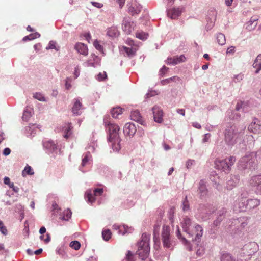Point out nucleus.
I'll use <instances>...</instances> for the list:
<instances>
[{"label":"nucleus","mask_w":261,"mask_h":261,"mask_svg":"<svg viewBox=\"0 0 261 261\" xmlns=\"http://www.w3.org/2000/svg\"><path fill=\"white\" fill-rule=\"evenodd\" d=\"M260 154V150L247 153L239 161V167L241 169H255L258 165L257 156Z\"/></svg>","instance_id":"obj_1"},{"label":"nucleus","mask_w":261,"mask_h":261,"mask_svg":"<svg viewBox=\"0 0 261 261\" xmlns=\"http://www.w3.org/2000/svg\"><path fill=\"white\" fill-rule=\"evenodd\" d=\"M106 129L109 132V137L108 140L111 142L112 146L114 150L116 151H119L120 148V141L119 136V130L120 129L118 125L111 123L110 122L105 121Z\"/></svg>","instance_id":"obj_2"},{"label":"nucleus","mask_w":261,"mask_h":261,"mask_svg":"<svg viewBox=\"0 0 261 261\" xmlns=\"http://www.w3.org/2000/svg\"><path fill=\"white\" fill-rule=\"evenodd\" d=\"M243 134L234 126L225 129V141L229 145H233L242 139Z\"/></svg>","instance_id":"obj_3"},{"label":"nucleus","mask_w":261,"mask_h":261,"mask_svg":"<svg viewBox=\"0 0 261 261\" xmlns=\"http://www.w3.org/2000/svg\"><path fill=\"white\" fill-rule=\"evenodd\" d=\"M236 161L234 156H230L224 160L217 159L215 162V167L218 170H222L225 172H229L230 171V167Z\"/></svg>","instance_id":"obj_4"},{"label":"nucleus","mask_w":261,"mask_h":261,"mask_svg":"<svg viewBox=\"0 0 261 261\" xmlns=\"http://www.w3.org/2000/svg\"><path fill=\"white\" fill-rule=\"evenodd\" d=\"M161 237L164 247L166 248H171L172 247V241L171 238L170 227L169 226L163 225Z\"/></svg>","instance_id":"obj_5"},{"label":"nucleus","mask_w":261,"mask_h":261,"mask_svg":"<svg viewBox=\"0 0 261 261\" xmlns=\"http://www.w3.org/2000/svg\"><path fill=\"white\" fill-rule=\"evenodd\" d=\"M103 192L102 188H96L93 191L91 190H87L86 193L87 201L92 203L95 201V197L101 196Z\"/></svg>","instance_id":"obj_6"},{"label":"nucleus","mask_w":261,"mask_h":261,"mask_svg":"<svg viewBox=\"0 0 261 261\" xmlns=\"http://www.w3.org/2000/svg\"><path fill=\"white\" fill-rule=\"evenodd\" d=\"M189 236L193 237L195 236V241H197L200 239L203 234L202 227L198 225H195L194 227H192L187 233Z\"/></svg>","instance_id":"obj_7"},{"label":"nucleus","mask_w":261,"mask_h":261,"mask_svg":"<svg viewBox=\"0 0 261 261\" xmlns=\"http://www.w3.org/2000/svg\"><path fill=\"white\" fill-rule=\"evenodd\" d=\"M249 184L254 187L261 194V175L252 176L249 180Z\"/></svg>","instance_id":"obj_8"},{"label":"nucleus","mask_w":261,"mask_h":261,"mask_svg":"<svg viewBox=\"0 0 261 261\" xmlns=\"http://www.w3.org/2000/svg\"><path fill=\"white\" fill-rule=\"evenodd\" d=\"M150 251L149 245H145V246L140 245L138 244V248L137 251V254L139 257L143 260L147 258L149 255Z\"/></svg>","instance_id":"obj_9"},{"label":"nucleus","mask_w":261,"mask_h":261,"mask_svg":"<svg viewBox=\"0 0 261 261\" xmlns=\"http://www.w3.org/2000/svg\"><path fill=\"white\" fill-rule=\"evenodd\" d=\"M81 98H75L73 101V105L72 108V112L74 115H80L82 113V103Z\"/></svg>","instance_id":"obj_10"},{"label":"nucleus","mask_w":261,"mask_h":261,"mask_svg":"<svg viewBox=\"0 0 261 261\" xmlns=\"http://www.w3.org/2000/svg\"><path fill=\"white\" fill-rule=\"evenodd\" d=\"M152 111L154 121L159 123L162 122L163 116L162 110L158 106H154L152 108Z\"/></svg>","instance_id":"obj_11"},{"label":"nucleus","mask_w":261,"mask_h":261,"mask_svg":"<svg viewBox=\"0 0 261 261\" xmlns=\"http://www.w3.org/2000/svg\"><path fill=\"white\" fill-rule=\"evenodd\" d=\"M123 132L125 135L133 136L136 132V127L134 124L127 123L124 126Z\"/></svg>","instance_id":"obj_12"},{"label":"nucleus","mask_w":261,"mask_h":261,"mask_svg":"<svg viewBox=\"0 0 261 261\" xmlns=\"http://www.w3.org/2000/svg\"><path fill=\"white\" fill-rule=\"evenodd\" d=\"M186 57L184 55H180L179 57L176 56L172 58H168L167 62L168 64L176 65L184 62L186 61Z\"/></svg>","instance_id":"obj_13"},{"label":"nucleus","mask_w":261,"mask_h":261,"mask_svg":"<svg viewBox=\"0 0 261 261\" xmlns=\"http://www.w3.org/2000/svg\"><path fill=\"white\" fill-rule=\"evenodd\" d=\"M221 261H246V259H245L244 256L240 254L236 260L230 254L224 253L221 256Z\"/></svg>","instance_id":"obj_14"},{"label":"nucleus","mask_w":261,"mask_h":261,"mask_svg":"<svg viewBox=\"0 0 261 261\" xmlns=\"http://www.w3.org/2000/svg\"><path fill=\"white\" fill-rule=\"evenodd\" d=\"M237 205L239 212L245 211L248 208L247 200L245 198L241 197L238 199Z\"/></svg>","instance_id":"obj_15"},{"label":"nucleus","mask_w":261,"mask_h":261,"mask_svg":"<svg viewBox=\"0 0 261 261\" xmlns=\"http://www.w3.org/2000/svg\"><path fill=\"white\" fill-rule=\"evenodd\" d=\"M75 49L80 54L86 56L88 53V49L86 45L82 43H77L75 46Z\"/></svg>","instance_id":"obj_16"},{"label":"nucleus","mask_w":261,"mask_h":261,"mask_svg":"<svg viewBox=\"0 0 261 261\" xmlns=\"http://www.w3.org/2000/svg\"><path fill=\"white\" fill-rule=\"evenodd\" d=\"M181 11L179 8H172L168 10L167 15L172 19H176L181 14Z\"/></svg>","instance_id":"obj_17"},{"label":"nucleus","mask_w":261,"mask_h":261,"mask_svg":"<svg viewBox=\"0 0 261 261\" xmlns=\"http://www.w3.org/2000/svg\"><path fill=\"white\" fill-rule=\"evenodd\" d=\"M132 120L138 122L140 124H143V121L142 116L138 110H135L132 112L130 114Z\"/></svg>","instance_id":"obj_18"},{"label":"nucleus","mask_w":261,"mask_h":261,"mask_svg":"<svg viewBox=\"0 0 261 261\" xmlns=\"http://www.w3.org/2000/svg\"><path fill=\"white\" fill-rule=\"evenodd\" d=\"M191 224V220L187 217L184 218L183 220L181 222V227L184 231L187 233L189 232V230L191 229L190 228Z\"/></svg>","instance_id":"obj_19"},{"label":"nucleus","mask_w":261,"mask_h":261,"mask_svg":"<svg viewBox=\"0 0 261 261\" xmlns=\"http://www.w3.org/2000/svg\"><path fill=\"white\" fill-rule=\"evenodd\" d=\"M160 224H157L154 225L153 228V241L155 244H160V241L159 238V232L160 230Z\"/></svg>","instance_id":"obj_20"},{"label":"nucleus","mask_w":261,"mask_h":261,"mask_svg":"<svg viewBox=\"0 0 261 261\" xmlns=\"http://www.w3.org/2000/svg\"><path fill=\"white\" fill-rule=\"evenodd\" d=\"M142 7L137 4H135L134 6H130L129 7L128 10L129 12L132 15H134L136 14H138L141 12Z\"/></svg>","instance_id":"obj_21"},{"label":"nucleus","mask_w":261,"mask_h":261,"mask_svg":"<svg viewBox=\"0 0 261 261\" xmlns=\"http://www.w3.org/2000/svg\"><path fill=\"white\" fill-rule=\"evenodd\" d=\"M72 127L71 126V123H67L65 125L63 128V132L64 133V137L68 139L72 134L71 130Z\"/></svg>","instance_id":"obj_22"},{"label":"nucleus","mask_w":261,"mask_h":261,"mask_svg":"<svg viewBox=\"0 0 261 261\" xmlns=\"http://www.w3.org/2000/svg\"><path fill=\"white\" fill-rule=\"evenodd\" d=\"M253 67L256 69V73H258L261 70V54H259L257 56L253 64Z\"/></svg>","instance_id":"obj_23"},{"label":"nucleus","mask_w":261,"mask_h":261,"mask_svg":"<svg viewBox=\"0 0 261 261\" xmlns=\"http://www.w3.org/2000/svg\"><path fill=\"white\" fill-rule=\"evenodd\" d=\"M107 35L111 37H116L119 35V33L115 27H112L108 29Z\"/></svg>","instance_id":"obj_24"},{"label":"nucleus","mask_w":261,"mask_h":261,"mask_svg":"<svg viewBox=\"0 0 261 261\" xmlns=\"http://www.w3.org/2000/svg\"><path fill=\"white\" fill-rule=\"evenodd\" d=\"M260 204V201L257 199H251L247 200L248 208L251 209L253 208Z\"/></svg>","instance_id":"obj_25"},{"label":"nucleus","mask_w":261,"mask_h":261,"mask_svg":"<svg viewBox=\"0 0 261 261\" xmlns=\"http://www.w3.org/2000/svg\"><path fill=\"white\" fill-rule=\"evenodd\" d=\"M43 146L47 149L50 151H54L57 149L56 144L52 141H47L43 142Z\"/></svg>","instance_id":"obj_26"},{"label":"nucleus","mask_w":261,"mask_h":261,"mask_svg":"<svg viewBox=\"0 0 261 261\" xmlns=\"http://www.w3.org/2000/svg\"><path fill=\"white\" fill-rule=\"evenodd\" d=\"M150 236L146 233H143L141 237V241L138 244L140 245L145 246V245H149Z\"/></svg>","instance_id":"obj_27"},{"label":"nucleus","mask_w":261,"mask_h":261,"mask_svg":"<svg viewBox=\"0 0 261 261\" xmlns=\"http://www.w3.org/2000/svg\"><path fill=\"white\" fill-rule=\"evenodd\" d=\"M123 49L129 57L134 56L136 53L137 48L136 47H127L126 46H123Z\"/></svg>","instance_id":"obj_28"},{"label":"nucleus","mask_w":261,"mask_h":261,"mask_svg":"<svg viewBox=\"0 0 261 261\" xmlns=\"http://www.w3.org/2000/svg\"><path fill=\"white\" fill-rule=\"evenodd\" d=\"M248 129L250 132L253 133H257L260 129V125L255 122H252L248 126Z\"/></svg>","instance_id":"obj_29"},{"label":"nucleus","mask_w":261,"mask_h":261,"mask_svg":"<svg viewBox=\"0 0 261 261\" xmlns=\"http://www.w3.org/2000/svg\"><path fill=\"white\" fill-rule=\"evenodd\" d=\"M199 191L201 197H204L206 196L207 191L204 181L202 180H201L199 183Z\"/></svg>","instance_id":"obj_30"},{"label":"nucleus","mask_w":261,"mask_h":261,"mask_svg":"<svg viewBox=\"0 0 261 261\" xmlns=\"http://www.w3.org/2000/svg\"><path fill=\"white\" fill-rule=\"evenodd\" d=\"M257 20L258 18L257 17H251L250 21L247 23V28H248L249 30L255 28L257 24Z\"/></svg>","instance_id":"obj_31"},{"label":"nucleus","mask_w":261,"mask_h":261,"mask_svg":"<svg viewBox=\"0 0 261 261\" xmlns=\"http://www.w3.org/2000/svg\"><path fill=\"white\" fill-rule=\"evenodd\" d=\"M122 113V109L120 107L113 108L111 111L112 116L114 118H118L119 115Z\"/></svg>","instance_id":"obj_32"},{"label":"nucleus","mask_w":261,"mask_h":261,"mask_svg":"<svg viewBox=\"0 0 261 261\" xmlns=\"http://www.w3.org/2000/svg\"><path fill=\"white\" fill-rule=\"evenodd\" d=\"M72 212L70 210L67 209L63 212V215L60 217L61 219L68 221L71 217Z\"/></svg>","instance_id":"obj_33"},{"label":"nucleus","mask_w":261,"mask_h":261,"mask_svg":"<svg viewBox=\"0 0 261 261\" xmlns=\"http://www.w3.org/2000/svg\"><path fill=\"white\" fill-rule=\"evenodd\" d=\"M92 156L89 152H87L82 159V166H85L91 160Z\"/></svg>","instance_id":"obj_34"},{"label":"nucleus","mask_w":261,"mask_h":261,"mask_svg":"<svg viewBox=\"0 0 261 261\" xmlns=\"http://www.w3.org/2000/svg\"><path fill=\"white\" fill-rule=\"evenodd\" d=\"M34 174L33 169L30 166H27L22 172V175L24 177L27 175H32Z\"/></svg>","instance_id":"obj_35"},{"label":"nucleus","mask_w":261,"mask_h":261,"mask_svg":"<svg viewBox=\"0 0 261 261\" xmlns=\"http://www.w3.org/2000/svg\"><path fill=\"white\" fill-rule=\"evenodd\" d=\"M217 40L219 45H223L225 44L226 42L225 35L222 33H219L217 36Z\"/></svg>","instance_id":"obj_36"},{"label":"nucleus","mask_w":261,"mask_h":261,"mask_svg":"<svg viewBox=\"0 0 261 261\" xmlns=\"http://www.w3.org/2000/svg\"><path fill=\"white\" fill-rule=\"evenodd\" d=\"M180 79L177 76H174L170 78L166 79L165 80H162L161 81V83L163 85H167L168 83H170L171 82L176 81H179Z\"/></svg>","instance_id":"obj_37"},{"label":"nucleus","mask_w":261,"mask_h":261,"mask_svg":"<svg viewBox=\"0 0 261 261\" xmlns=\"http://www.w3.org/2000/svg\"><path fill=\"white\" fill-rule=\"evenodd\" d=\"M102 238L104 240L108 241L112 236V233L109 229H105L102 232Z\"/></svg>","instance_id":"obj_38"},{"label":"nucleus","mask_w":261,"mask_h":261,"mask_svg":"<svg viewBox=\"0 0 261 261\" xmlns=\"http://www.w3.org/2000/svg\"><path fill=\"white\" fill-rule=\"evenodd\" d=\"M136 36L141 40H145L147 38L148 35L143 32H139L136 33Z\"/></svg>","instance_id":"obj_39"},{"label":"nucleus","mask_w":261,"mask_h":261,"mask_svg":"<svg viewBox=\"0 0 261 261\" xmlns=\"http://www.w3.org/2000/svg\"><path fill=\"white\" fill-rule=\"evenodd\" d=\"M40 36V34L38 33L35 34H30L29 36H27L23 38V41L31 40L37 38Z\"/></svg>","instance_id":"obj_40"},{"label":"nucleus","mask_w":261,"mask_h":261,"mask_svg":"<svg viewBox=\"0 0 261 261\" xmlns=\"http://www.w3.org/2000/svg\"><path fill=\"white\" fill-rule=\"evenodd\" d=\"M31 115V111L29 110L28 109H26L23 112L22 119L27 121Z\"/></svg>","instance_id":"obj_41"},{"label":"nucleus","mask_w":261,"mask_h":261,"mask_svg":"<svg viewBox=\"0 0 261 261\" xmlns=\"http://www.w3.org/2000/svg\"><path fill=\"white\" fill-rule=\"evenodd\" d=\"M70 246L75 250H78L80 248L81 244L77 241H74L70 243Z\"/></svg>","instance_id":"obj_42"},{"label":"nucleus","mask_w":261,"mask_h":261,"mask_svg":"<svg viewBox=\"0 0 261 261\" xmlns=\"http://www.w3.org/2000/svg\"><path fill=\"white\" fill-rule=\"evenodd\" d=\"M93 45L94 47L99 51H101L103 50L102 46L99 44V42L97 40L94 41L93 42Z\"/></svg>","instance_id":"obj_43"},{"label":"nucleus","mask_w":261,"mask_h":261,"mask_svg":"<svg viewBox=\"0 0 261 261\" xmlns=\"http://www.w3.org/2000/svg\"><path fill=\"white\" fill-rule=\"evenodd\" d=\"M123 30L125 31L127 33H130L131 32V29L130 28L129 23H126L122 26Z\"/></svg>","instance_id":"obj_44"},{"label":"nucleus","mask_w":261,"mask_h":261,"mask_svg":"<svg viewBox=\"0 0 261 261\" xmlns=\"http://www.w3.org/2000/svg\"><path fill=\"white\" fill-rule=\"evenodd\" d=\"M40 238L41 240H43L46 243H48L50 240L49 234H46L45 236L41 235Z\"/></svg>","instance_id":"obj_45"},{"label":"nucleus","mask_w":261,"mask_h":261,"mask_svg":"<svg viewBox=\"0 0 261 261\" xmlns=\"http://www.w3.org/2000/svg\"><path fill=\"white\" fill-rule=\"evenodd\" d=\"M34 97L40 101H45V98L43 95L40 93H36L34 95Z\"/></svg>","instance_id":"obj_46"},{"label":"nucleus","mask_w":261,"mask_h":261,"mask_svg":"<svg viewBox=\"0 0 261 261\" xmlns=\"http://www.w3.org/2000/svg\"><path fill=\"white\" fill-rule=\"evenodd\" d=\"M4 182L5 184L9 185L10 188H12L14 186V184L10 182V179L8 177L4 178Z\"/></svg>","instance_id":"obj_47"},{"label":"nucleus","mask_w":261,"mask_h":261,"mask_svg":"<svg viewBox=\"0 0 261 261\" xmlns=\"http://www.w3.org/2000/svg\"><path fill=\"white\" fill-rule=\"evenodd\" d=\"M204 253V249L203 247L200 246L196 250V254L198 256H201Z\"/></svg>","instance_id":"obj_48"},{"label":"nucleus","mask_w":261,"mask_h":261,"mask_svg":"<svg viewBox=\"0 0 261 261\" xmlns=\"http://www.w3.org/2000/svg\"><path fill=\"white\" fill-rule=\"evenodd\" d=\"M189 203L187 200V198H185V200L183 202L182 204V210L184 211H186L189 209Z\"/></svg>","instance_id":"obj_49"},{"label":"nucleus","mask_w":261,"mask_h":261,"mask_svg":"<svg viewBox=\"0 0 261 261\" xmlns=\"http://www.w3.org/2000/svg\"><path fill=\"white\" fill-rule=\"evenodd\" d=\"M126 261H133V254L130 251L127 252L126 256Z\"/></svg>","instance_id":"obj_50"},{"label":"nucleus","mask_w":261,"mask_h":261,"mask_svg":"<svg viewBox=\"0 0 261 261\" xmlns=\"http://www.w3.org/2000/svg\"><path fill=\"white\" fill-rule=\"evenodd\" d=\"M0 231L1 232L4 234L6 235L7 234L8 231L6 227L4 226L3 223L2 222V226H0Z\"/></svg>","instance_id":"obj_51"},{"label":"nucleus","mask_w":261,"mask_h":261,"mask_svg":"<svg viewBox=\"0 0 261 261\" xmlns=\"http://www.w3.org/2000/svg\"><path fill=\"white\" fill-rule=\"evenodd\" d=\"M80 72V68H79V66L76 67L75 68L74 71V75L75 79H76L79 76Z\"/></svg>","instance_id":"obj_52"},{"label":"nucleus","mask_w":261,"mask_h":261,"mask_svg":"<svg viewBox=\"0 0 261 261\" xmlns=\"http://www.w3.org/2000/svg\"><path fill=\"white\" fill-rule=\"evenodd\" d=\"M106 76H107V75H106V73H100L97 75V79L99 81H102L106 77Z\"/></svg>","instance_id":"obj_53"},{"label":"nucleus","mask_w":261,"mask_h":261,"mask_svg":"<svg viewBox=\"0 0 261 261\" xmlns=\"http://www.w3.org/2000/svg\"><path fill=\"white\" fill-rule=\"evenodd\" d=\"M235 51V47L231 46L230 47H228L227 49V54H233Z\"/></svg>","instance_id":"obj_54"},{"label":"nucleus","mask_w":261,"mask_h":261,"mask_svg":"<svg viewBox=\"0 0 261 261\" xmlns=\"http://www.w3.org/2000/svg\"><path fill=\"white\" fill-rule=\"evenodd\" d=\"M92 5L98 8H100L103 6V5L101 3L98 2H92Z\"/></svg>","instance_id":"obj_55"},{"label":"nucleus","mask_w":261,"mask_h":261,"mask_svg":"<svg viewBox=\"0 0 261 261\" xmlns=\"http://www.w3.org/2000/svg\"><path fill=\"white\" fill-rule=\"evenodd\" d=\"M56 48V46L55 43L54 42H50L49 43V46L47 47V49H54Z\"/></svg>","instance_id":"obj_56"},{"label":"nucleus","mask_w":261,"mask_h":261,"mask_svg":"<svg viewBox=\"0 0 261 261\" xmlns=\"http://www.w3.org/2000/svg\"><path fill=\"white\" fill-rule=\"evenodd\" d=\"M125 0H117V2L119 4L120 8H122L125 3Z\"/></svg>","instance_id":"obj_57"},{"label":"nucleus","mask_w":261,"mask_h":261,"mask_svg":"<svg viewBox=\"0 0 261 261\" xmlns=\"http://www.w3.org/2000/svg\"><path fill=\"white\" fill-rule=\"evenodd\" d=\"M11 150L9 148H6L4 150L3 153L5 155H8L10 153Z\"/></svg>","instance_id":"obj_58"},{"label":"nucleus","mask_w":261,"mask_h":261,"mask_svg":"<svg viewBox=\"0 0 261 261\" xmlns=\"http://www.w3.org/2000/svg\"><path fill=\"white\" fill-rule=\"evenodd\" d=\"M177 112L178 114L182 115V116H184L185 115V111L184 109H178L177 110Z\"/></svg>","instance_id":"obj_59"},{"label":"nucleus","mask_w":261,"mask_h":261,"mask_svg":"<svg viewBox=\"0 0 261 261\" xmlns=\"http://www.w3.org/2000/svg\"><path fill=\"white\" fill-rule=\"evenodd\" d=\"M69 80V79L68 78L67 79V80L66 81V83H65V86H66V89H70L71 87V84L68 82Z\"/></svg>","instance_id":"obj_60"},{"label":"nucleus","mask_w":261,"mask_h":261,"mask_svg":"<svg viewBox=\"0 0 261 261\" xmlns=\"http://www.w3.org/2000/svg\"><path fill=\"white\" fill-rule=\"evenodd\" d=\"M46 232V228L45 227H41L39 230V232L40 234H42Z\"/></svg>","instance_id":"obj_61"},{"label":"nucleus","mask_w":261,"mask_h":261,"mask_svg":"<svg viewBox=\"0 0 261 261\" xmlns=\"http://www.w3.org/2000/svg\"><path fill=\"white\" fill-rule=\"evenodd\" d=\"M126 43L132 47H133V46H134V41L130 39H127L126 41Z\"/></svg>","instance_id":"obj_62"},{"label":"nucleus","mask_w":261,"mask_h":261,"mask_svg":"<svg viewBox=\"0 0 261 261\" xmlns=\"http://www.w3.org/2000/svg\"><path fill=\"white\" fill-rule=\"evenodd\" d=\"M210 137V135L209 134H205L204 136V138H203V142H207Z\"/></svg>","instance_id":"obj_63"},{"label":"nucleus","mask_w":261,"mask_h":261,"mask_svg":"<svg viewBox=\"0 0 261 261\" xmlns=\"http://www.w3.org/2000/svg\"><path fill=\"white\" fill-rule=\"evenodd\" d=\"M233 0H225V4L227 6H230L231 5Z\"/></svg>","instance_id":"obj_64"}]
</instances>
